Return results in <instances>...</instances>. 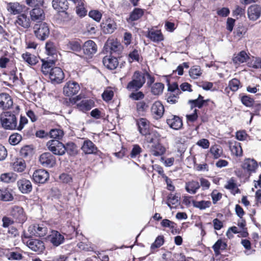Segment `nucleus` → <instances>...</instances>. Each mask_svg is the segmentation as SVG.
<instances>
[{
    "mask_svg": "<svg viewBox=\"0 0 261 261\" xmlns=\"http://www.w3.org/2000/svg\"><path fill=\"white\" fill-rule=\"evenodd\" d=\"M12 167L14 171L18 172H22L25 169V163L22 159H17L13 163Z\"/></svg>",
    "mask_w": 261,
    "mask_h": 261,
    "instance_id": "obj_39",
    "label": "nucleus"
},
{
    "mask_svg": "<svg viewBox=\"0 0 261 261\" xmlns=\"http://www.w3.org/2000/svg\"><path fill=\"white\" fill-rule=\"evenodd\" d=\"M144 94L141 91L133 92L129 95V97L135 100H139L144 98Z\"/></svg>",
    "mask_w": 261,
    "mask_h": 261,
    "instance_id": "obj_64",
    "label": "nucleus"
},
{
    "mask_svg": "<svg viewBox=\"0 0 261 261\" xmlns=\"http://www.w3.org/2000/svg\"><path fill=\"white\" fill-rule=\"evenodd\" d=\"M258 167L257 163L254 159H247L244 161L242 165V168L251 174L255 172Z\"/></svg>",
    "mask_w": 261,
    "mask_h": 261,
    "instance_id": "obj_23",
    "label": "nucleus"
},
{
    "mask_svg": "<svg viewBox=\"0 0 261 261\" xmlns=\"http://www.w3.org/2000/svg\"><path fill=\"white\" fill-rule=\"evenodd\" d=\"M113 96L114 92L110 88L106 89L102 94V97L106 101L111 100L113 98Z\"/></svg>",
    "mask_w": 261,
    "mask_h": 261,
    "instance_id": "obj_53",
    "label": "nucleus"
},
{
    "mask_svg": "<svg viewBox=\"0 0 261 261\" xmlns=\"http://www.w3.org/2000/svg\"><path fill=\"white\" fill-rule=\"evenodd\" d=\"M248 66L254 69H261V59L253 57L248 62Z\"/></svg>",
    "mask_w": 261,
    "mask_h": 261,
    "instance_id": "obj_51",
    "label": "nucleus"
},
{
    "mask_svg": "<svg viewBox=\"0 0 261 261\" xmlns=\"http://www.w3.org/2000/svg\"><path fill=\"white\" fill-rule=\"evenodd\" d=\"M48 239L54 246H58L64 241V237L59 231L53 230L48 237Z\"/></svg>",
    "mask_w": 261,
    "mask_h": 261,
    "instance_id": "obj_19",
    "label": "nucleus"
},
{
    "mask_svg": "<svg viewBox=\"0 0 261 261\" xmlns=\"http://www.w3.org/2000/svg\"><path fill=\"white\" fill-rule=\"evenodd\" d=\"M185 188L189 193L194 194L200 188V184L197 181L192 180L186 183Z\"/></svg>",
    "mask_w": 261,
    "mask_h": 261,
    "instance_id": "obj_34",
    "label": "nucleus"
},
{
    "mask_svg": "<svg viewBox=\"0 0 261 261\" xmlns=\"http://www.w3.org/2000/svg\"><path fill=\"white\" fill-rule=\"evenodd\" d=\"M66 49L73 51L79 52L81 51L82 46L79 41L71 40L66 44Z\"/></svg>",
    "mask_w": 261,
    "mask_h": 261,
    "instance_id": "obj_44",
    "label": "nucleus"
},
{
    "mask_svg": "<svg viewBox=\"0 0 261 261\" xmlns=\"http://www.w3.org/2000/svg\"><path fill=\"white\" fill-rule=\"evenodd\" d=\"M203 98V97L201 95H199L197 99L189 100L188 102L191 105V109H193L195 107H197L199 109L201 108L204 103L208 100H204Z\"/></svg>",
    "mask_w": 261,
    "mask_h": 261,
    "instance_id": "obj_45",
    "label": "nucleus"
},
{
    "mask_svg": "<svg viewBox=\"0 0 261 261\" xmlns=\"http://www.w3.org/2000/svg\"><path fill=\"white\" fill-rule=\"evenodd\" d=\"M13 105V100L11 96L7 93L0 94V108L3 109H9Z\"/></svg>",
    "mask_w": 261,
    "mask_h": 261,
    "instance_id": "obj_21",
    "label": "nucleus"
},
{
    "mask_svg": "<svg viewBox=\"0 0 261 261\" xmlns=\"http://www.w3.org/2000/svg\"><path fill=\"white\" fill-rule=\"evenodd\" d=\"M228 87L232 91L236 92L240 87V82L238 79H233L229 81Z\"/></svg>",
    "mask_w": 261,
    "mask_h": 261,
    "instance_id": "obj_55",
    "label": "nucleus"
},
{
    "mask_svg": "<svg viewBox=\"0 0 261 261\" xmlns=\"http://www.w3.org/2000/svg\"><path fill=\"white\" fill-rule=\"evenodd\" d=\"M202 71L198 66H193L189 70V75L193 79H197L201 76Z\"/></svg>",
    "mask_w": 261,
    "mask_h": 261,
    "instance_id": "obj_48",
    "label": "nucleus"
},
{
    "mask_svg": "<svg viewBox=\"0 0 261 261\" xmlns=\"http://www.w3.org/2000/svg\"><path fill=\"white\" fill-rule=\"evenodd\" d=\"M242 103L246 107H250L254 103V99L248 95H244L241 97Z\"/></svg>",
    "mask_w": 261,
    "mask_h": 261,
    "instance_id": "obj_60",
    "label": "nucleus"
},
{
    "mask_svg": "<svg viewBox=\"0 0 261 261\" xmlns=\"http://www.w3.org/2000/svg\"><path fill=\"white\" fill-rule=\"evenodd\" d=\"M164 88V85L161 83L154 84L151 87V91L153 94L158 95L161 94Z\"/></svg>",
    "mask_w": 261,
    "mask_h": 261,
    "instance_id": "obj_49",
    "label": "nucleus"
},
{
    "mask_svg": "<svg viewBox=\"0 0 261 261\" xmlns=\"http://www.w3.org/2000/svg\"><path fill=\"white\" fill-rule=\"evenodd\" d=\"M137 124L139 132L142 135H146L148 132L150 131L149 129V122L146 119H140L138 121Z\"/></svg>",
    "mask_w": 261,
    "mask_h": 261,
    "instance_id": "obj_31",
    "label": "nucleus"
},
{
    "mask_svg": "<svg viewBox=\"0 0 261 261\" xmlns=\"http://www.w3.org/2000/svg\"><path fill=\"white\" fill-rule=\"evenodd\" d=\"M27 5L32 7L42 6L43 0H25Z\"/></svg>",
    "mask_w": 261,
    "mask_h": 261,
    "instance_id": "obj_62",
    "label": "nucleus"
},
{
    "mask_svg": "<svg viewBox=\"0 0 261 261\" xmlns=\"http://www.w3.org/2000/svg\"><path fill=\"white\" fill-rule=\"evenodd\" d=\"M17 185L19 190L23 194H28L32 190V185L29 179H20L17 181Z\"/></svg>",
    "mask_w": 261,
    "mask_h": 261,
    "instance_id": "obj_15",
    "label": "nucleus"
},
{
    "mask_svg": "<svg viewBox=\"0 0 261 261\" xmlns=\"http://www.w3.org/2000/svg\"><path fill=\"white\" fill-rule=\"evenodd\" d=\"M142 151V149L138 145H135L133 146V149L130 153V156L132 158H135L140 154Z\"/></svg>",
    "mask_w": 261,
    "mask_h": 261,
    "instance_id": "obj_63",
    "label": "nucleus"
},
{
    "mask_svg": "<svg viewBox=\"0 0 261 261\" xmlns=\"http://www.w3.org/2000/svg\"><path fill=\"white\" fill-rule=\"evenodd\" d=\"M94 106V102L92 100L84 99L77 105L79 110L85 112L89 111Z\"/></svg>",
    "mask_w": 261,
    "mask_h": 261,
    "instance_id": "obj_33",
    "label": "nucleus"
},
{
    "mask_svg": "<svg viewBox=\"0 0 261 261\" xmlns=\"http://www.w3.org/2000/svg\"><path fill=\"white\" fill-rule=\"evenodd\" d=\"M6 8L8 11L13 15L19 14L23 10L22 5L17 2L8 3Z\"/></svg>",
    "mask_w": 261,
    "mask_h": 261,
    "instance_id": "obj_30",
    "label": "nucleus"
},
{
    "mask_svg": "<svg viewBox=\"0 0 261 261\" xmlns=\"http://www.w3.org/2000/svg\"><path fill=\"white\" fill-rule=\"evenodd\" d=\"M145 83V73L137 71L133 74L132 81L127 84L126 88L130 91H137L143 87Z\"/></svg>",
    "mask_w": 261,
    "mask_h": 261,
    "instance_id": "obj_1",
    "label": "nucleus"
},
{
    "mask_svg": "<svg viewBox=\"0 0 261 261\" xmlns=\"http://www.w3.org/2000/svg\"><path fill=\"white\" fill-rule=\"evenodd\" d=\"M151 111L155 119H160L163 116L165 111L164 106L160 101H156L152 105Z\"/></svg>",
    "mask_w": 261,
    "mask_h": 261,
    "instance_id": "obj_14",
    "label": "nucleus"
},
{
    "mask_svg": "<svg viewBox=\"0 0 261 261\" xmlns=\"http://www.w3.org/2000/svg\"><path fill=\"white\" fill-rule=\"evenodd\" d=\"M209 152L214 159H218L223 155L222 147L217 144L212 145L210 149Z\"/></svg>",
    "mask_w": 261,
    "mask_h": 261,
    "instance_id": "obj_35",
    "label": "nucleus"
},
{
    "mask_svg": "<svg viewBox=\"0 0 261 261\" xmlns=\"http://www.w3.org/2000/svg\"><path fill=\"white\" fill-rule=\"evenodd\" d=\"M144 14V10L136 8H135L129 14V16L127 18V21L128 23H132L133 21L138 20L141 18Z\"/></svg>",
    "mask_w": 261,
    "mask_h": 261,
    "instance_id": "obj_26",
    "label": "nucleus"
},
{
    "mask_svg": "<svg viewBox=\"0 0 261 261\" xmlns=\"http://www.w3.org/2000/svg\"><path fill=\"white\" fill-rule=\"evenodd\" d=\"M89 16L94 20L99 22L101 18L102 15L98 10H91L89 13Z\"/></svg>",
    "mask_w": 261,
    "mask_h": 261,
    "instance_id": "obj_61",
    "label": "nucleus"
},
{
    "mask_svg": "<svg viewBox=\"0 0 261 261\" xmlns=\"http://www.w3.org/2000/svg\"><path fill=\"white\" fill-rule=\"evenodd\" d=\"M10 214L19 223H23L27 219L23 208L18 205H14L10 208Z\"/></svg>",
    "mask_w": 261,
    "mask_h": 261,
    "instance_id": "obj_6",
    "label": "nucleus"
},
{
    "mask_svg": "<svg viewBox=\"0 0 261 261\" xmlns=\"http://www.w3.org/2000/svg\"><path fill=\"white\" fill-rule=\"evenodd\" d=\"M50 138L55 139V140H60L64 136V132L61 129L55 128L52 129L49 132Z\"/></svg>",
    "mask_w": 261,
    "mask_h": 261,
    "instance_id": "obj_50",
    "label": "nucleus"
},
{
    "mask_svg": "<svg viewBox=\"0 0 261 261\" xmlns=\"http://www.w3.org/2000/svg\"><path fill=\"white\" fill-rule=\"evenodd\" d=\"M64 78V74L62 69L55 67L52 68L49 72V79L52 83H60Z\"/></svg>",
    "mask_w": 261,
    "mask_h": 261,
    "instance_id": "obj_11",
    "label": "nucleus"
},
{
    "mask_svg": "<svg viewBox=\"0 0 261 261\" xmlns=\"http://www.w3.org/2000/svg\"><path fill=\"white\" fill-rule=\"evenodd\" d=\"M53 7L59 12L64 13L68 8V4L66 0H53Z\"/></svg>",
    "mask_w": 261,
    "mask_h": 261,
    "instance_id": "obj_27",
    "label": "nucleus"
},
{
    "mask_svg": "<svg viewBox=\"0 0 261 261\" xmlns=\"http://www.w3.org/2000/svg\"><path fill=\"white\" fill-rule=\"evenodd\" d=\"M150 154L154 156H159L164 154L166 152V148L159 142L149 145Z\"/></svg>",
    "mask_w": 261,
    "mask_h": 261,
    "instance_id": "obj_18",
    "label": "nucleus"
},
{
    "mask_svg": "<svg viewBox=\"0 0 261 261\" xmlns=\"http://www.w3.org/2000/svg\"><path fill=\"white\" fill-rule=\"evenodd\" d=\"M229 147L232 154L233 155L237 156L242 155L243 150L240 143L235 142L234 143H231Z\"/></svg>",
    "mask_w": 261,
    "mask_h": 261,
    "instance_id": "obj_43",
    "label": "nucleus"
},
{
    "mask_svg": "<svg viewBox=\"0 0 261 261\" xmlns=\"http://www.w3.org/2000/svg\"><path fill=\"white\" fill-rule=\"evenodd\" d=\"M40 163L45 167H53L56 164L55 156L49 152H45L39 157Z\"/></svg>",
    "mask_w": 261,
    "mask_h": 261,
    "instance_id": "obj_9",
    "label": "nucleus"
},
{
    "mask_svg": "<svg viewBox=\"0 0 261 261\" xmlns=\"http://www.w3.org/2000/svg\"><path fill=\"white\" fill-rule=\"evenodd\" d=\"M178 94L172 92H168L166 95L167 101L171 104H174L177 102Z\"/></svg>",
    "mask_w": 261,
    "mask_h": 261,
    "instance_id": "obj_59",
    "label": "nucleus"
},
{
    "mask_svg": "<svg viewBox=\"0 0 261 261\" xmlns=\"http://www.w3.org/2000/svg\"><path fill=\"white\" fill-rule=\"evenodd\" d=\"M75 12L77 15L80 17H85L87 14V10L85 8V1L84 0L81 4L76 5L75 7Z\"/></svg>",
    "mask_w": 261,
    "mask_h": 261,
    "instance_id": "obj_47",
    "label": "nucleus"
},
{
    "mask_svg": "<svg viewBox=\"0 0 261 261\" xmlns=\"http://www.w3.org/2000/svg\"><path fill=\"white\" fill-rule=\"evenodd\" d=\"M29 231L32 235L42 237L46 235L47 232V228L43 224H35L29 227Z\"/></svg>",
    "mask_w": 261,
    "mask_h": 261,
    "instance_id": "obj_13",
    "label": "nucleus"
},
{
    "mask_svg": "<svg viewBox=\"0 0 261 261\" xmlns=\"http://www.w3.org/2000/svg\"><path fill=\"white\" fill-rule=\"evenodd\" d=\"M81 149L85 154H95L97 150L95 144L89 140L84 141Z\"/></svg>",
    "mask_w": 261,
    "mask_h": 261,
    "instance_id": "obj_24",
    "label": "nucleus"
},
{
    "mask_svg": "<svg viewBox=\"0 0 261 261\" xmlns=\"http://www.w3.org/2000/svg\"><path fill=\"white\" fill-rule=\"evenodd\" d=\"M83 50L85 55L92 58L97 52V46L93 41L89 40L84 43L83 45Z\"/></svg>",
    "mask_w": 261,
    "mask_h": 261,
    "instance_id": "obj_12",
    "label": "nucleus"
},
{
    "mask_svg": "<svg viewBox=\"0 0 261 261\" xmlns=\"http://www.w3.org/2000/svg\"><path fill=\"white\" fill-rule=\"evenodd\" d=\"M261 7L258 5H252L248 9V18L252 20H256L260 16Z\"/></svg>",
    "mask_w": 261,
    "mask_h": 261,
    "instance_id": "obj_17",
    "label": "nucleus"
},
{
    "mask_svg": "<svg viewBox=\"0 0 261 261\" xmlns=\"http://www.w3.org/2000/svg\"><path fill=\"white\" fill-rule=\"evenodd\" d=\"M241 244L244 247V248L247 250L245 252V253L247 255H250L252 254L253 252H254V250H253L252 251L250 250L251 249V243L249 240L247 239L242 240L241 241Z\"/></svg>",
    "mask_w": 261,
    "mask_h": 261,
    "instance_id": "obj_57",
    "label": "nucleus"
},
{
    "mask_svg": "<svg viewBox=\"0 0 261 261\" xmlns=\"http://www.w3.org/2000/svg\"><path fill=\"white\" fill-rule=\"evenodd\" d=\"M17 177V174L13 172L3 173L0 176V179L4 182H12L15 181Z\"/></svg>",
    "mask_w": 261,
    "mask_h": 261,
    "instance_id": "obj_41",
    "label": "nucleus"
},
{
    "mask_svg": "<svg viewBox=\"0 0 261 261\" xmlns=\"http://www.w3.org/2000/svg\"><path fill=\"white\" fill-rule=\"evenodd\" d=\"M48 172L44 169L36 170L33 173L32 179L36 184L45 183L49 178Z\"/></svg>",
    "mask_w": 261,
    "mask_h": 261,
    "instance_id": "obj_8",
    "label": "nucleus"
},
{
    "mask_svg": "<svg viewBox=\"0 0 261 261\" xmlns=\"http://www.w3.org/2000/svg\"><path fill=\"white\" fill-rule=\"evenodd\" d=\"M145 136V141L146 143L150 144V145L159 142V134L153 130L148 132L146 135H143Z\"/></svg>",
    "mask_w": 261,
    "mask_h": 261,
    "instance_id": "obj_32",
    "label": "nucleus"
},
{
    "mask_svg": "<svg viewBox=\"0 0 261 261\" xmlns=\"http://www.w3.org/2000/svg\"><path fill=\"white\" fill-rule=\"evenodd\" d=\"M104 66L108 69L114 70L116 69L118 65V61L117 58L112 56H106L102 60Z\"/></svg>",
    "mask_w": 261,
    "mask_h": 261,
    "instance_id": "obj_22",
    "label": "nucleus"
},
{
    "mask_svg": "<svg viewBox=\"0 0 261 261\" xmlns=\"http://www.w3.org/2000/svg\"><path fill=\"white\" fill-rule=\"evenodd\" d=\"M25 243L32 250L38 254L42 253L45 249L43 242L38 239H30Z\"/></svg>",
    "mask_w": 261,
    "mask_h": 261,
    "instance_id": "obj_10",
    "label": "nucleus"
},
{
    "mask_svg": "<svg viewBox=\"0 0 261 261\" xmlns=\"http://www.w3.org/2000/svg\"><path fill=\"white\" fill-rule=\"evenodd\" d=\"M180 198L174 194H171L168 196L167 203L168 206L171 208H176L179 205Z\"/></svg>",
    "mask_w": 261,
    "mask_h": 261,
    "instance_id": "obj_40",
    "label": "nucleus"
},
{
    "mask_svg": "<svg viewBox=\"0 0 261 261\" xmlns=\"http://www.w3.org/2000/svg\"><path fill=\"white\" fill-rule=\"evenodd\" d=\"M164 243V237L163 236H158L154 243L151 246V249H154L160 247Z\"/></svg>",
    "mask_w": 261,
    "mask_h": 261,
    "instance_id": "obj_58",
    "label": "nucleus"
},
{
    "mask_svg": "<svg viewBox=\"0 0 261 261\" xmlns=\"http://www.w3.org/2000/svg\"><path fill=\"white\" fill-rule=\"evenodd\" d=\"M147 37L154 42H159L164 40L163 35L160 30H149Z\"/></svg>",
    "mask_w": 261,
    "mask_h": 261,
    "instance_id": "obj_29",
    "label": "nucleus"
},
{
    "mask_svg": "<svg viewBox=\"0 0 261 261\" xmlns=\"http://www.w3.org/2000/svg\"><path fill=\"white\" fill-rule=\"evenodd\" d=\"M34 29L35 35L40 40H45L49 36V29L45 22L36 23Z\"/></svg>",
    "mask_w": 261,
    "mask_h": 261,
    "instance_id": "obj_3",
    "label": "nucleus"
},
{
    "mask_svg": "<svg viewBox=\"0 0 261 261\" xmlns=\"http://www.w3.org/2000/svg\"><path fill=\"white\" fill-rule=\"evenodd\" d=\"M166 122L168 125L174 129H179L182 126L181 119L178 116L175 115H171L169 116Z\"/></svg>",
    "mask_w": 261,
    "mask_h": 261,
    "instance_id": "obj_16",
    "label": "nucleus"
},
{
    "mask_svg": "<svg viewBox=\"0 0 261 261\" xmlns=\"http://www.w3.org/2000/svg\"><path fill=\"white\" fill-rule=\"evenodd\" d=\"M137 111L140 114H143L148 108V105L144 101H140L137 103Z\"/></svg>",
    "mask_w": 261,
    "mask_h": 261,
    "instance_id": "obj_54",
    "label": "nucleus"
},
{
    "mask_svg": "<svg viewBox=\"0 0 261 261\" xmlns=\"http://www.w3.org/2000/svg\"><path fill=\"white\" fill-rule=\"evenodd\" d=\"M30 15L32 21L36 22L37 23L42 22L45 18L44 11L40 7H34L30 11Z\"/></svg>",
    "mask_w": 261,
    "mask_h": 261,
    "instance_id": "obj_7",
    "label": "nucleus"
},
{
    "mask_svg": "<svg viewBox=\"0 0 261 261\" xmlns=\"http://www.w3.org/2000/svg\"><path fill=\"white\" fill-rule=\"evenodd\" d=\"M13 199L14 197L10 189L6 187L0 189V200L8 202L11 201Z\"/></svg>",
    "mask_w": 261,
    "mask_h": 261,
    "instance_id": "obj_25",
    "label": "nucleus"
},
{
    "mask_svg": "<svg viewBox=\"0 0 261 261\" xmlns=\"http://www.w3.org/2000/svg\"><path fill=\"white\" fill-rule=\"evenodd\" d=\"M107 45L109 46L112 53L119 54L122 49V45L116 40H109L107 42Z\"/></svg>",
    "mask_w": 261,
    "mask_h": 261,
    "instance_id": "obj_36",
    "label": "nucleus"
},
{
    "mask_svg": "<svg viewBox=\"0 0 261 261\" xmlns=\"http://www.w3.org/2000/svg\"><path fill=\"white\" fill-rule=\"evenodd\" d=\"M102 29L105 33L112 34L116 29V24L113 20L108 19L102 23Z\"/></svg>",
    "mask_w": 261,
    "mask_h": 261,
    "instance_id": "obj_28",
    "label": "nucleus"
},
{
    "mask_svg": "<svg viewBox=\"0 0 261 261\" xmlns=\"http://www.w3.org/2000/svg\"><path fill=\"white\" fill-rule=\"evenodd\" d=\"M15 24L17 27H20L23 29H27L31 26V21L27 15L22 14L17 16Z\"/></svg>",
    "mask_w": 261,
    "mask_h": 261,
    "instance_id": "obj_20",
    "label": "nucleus"
},
{
    "mask_svg": "<svg viewBox=\"0 0 261 261\" xmlns=\"http://www.w3.org/2000/svg\"><path fill=\"white\" fill-rule=\"evenodd\" d=\"M193 205L194 207L203 210L210 207L211 205V202L208 200L194 201Z\"/></svg>",
    "mask_w": 261,
    "mask_h": 261,
    "instance_id": "obj_46",
    "label": "nucleus"
},
{
    "mask_svg": "<svg viewBox=\"0 0 261 261\" xmlns=\"http://www.w3.org/2000/svg\"><path fill=\"white\" fill-rule=\"evenodd\" d=\"M0 121L3 127L5 129L12 130L17 127V118L11 112L2 113L0 116Z\"/></svg>",
    "mask_w": 261,
    "mask_h": 261,
    "instance_id": "obj_2",
    "label": "nucleus"
},
{
    "mask_svg": "<svg viewBox=\"0 0 261 261\" xmlns=\"http://www.w3.org/2000/svg\"><path fill=\"white\" fill-rule=\"evenodd\" d=\"M48 149L55 155H62L65 153V145L59 140H51L47 142Z\"/></svg>",
    "mask_w": 261,
    "mask_h": 261,
    "instance_id": "obj_4",
    "label": "nucleus"
},
{
    "mask_svg": "<svg viewBox=\"0 0 261 261\" xmlns=\"http://www.w3.org/2000/svg\"><path fill=\"white\" fill-rule=\"evenodd\" d=\"M80 89L78 83L74 81H69L63 87V94L66 96L72 97L77 94Z\"/></svg>",
    "mask_w": 261,
    "mask_h": 261,
    "instance_id": "obj_5",
    "label": "nucleus"
},
{
    "mask_svg": "<svg viewBox=\"0 0 261 261\" xmlns=\"http://www.w3.org/2000/svg\"><path fill=\"white\" fill-rule=\"evenodd\" d=\"M21 56L23 60L30 65H35L38 62V58L28 52L23 54Z\"/></svg>",
    "mask_w": 261,
    "mask_h": 261,
    "instance_id": "obj_37",
    "label": "nucleus"
},
{
    "mask_svg": "<svg viewBox=\"0 0 261 261\" xmlns=\"http://www.w3.org/2000/svg\"><path fill=\"white\" fill-rule=\"evenodd\" d=\"M21 139V136L19 134L15 133L11 135L10 136L9 141L10 144L12 145H15L18 144Z\"/></svg>",
    "mask_w": 261,
    "mask_h": 261,
    "instance_id": "obj_52",
    "label": "nucleus"
},
{
    "mask_svg": "<svg viewBox=\"0 0 261 261\" xmlns=\"http://www.w3.org/2000/svg\"><path fill=\"white\" fill-rule=\"evenodd\" d=\"M248 58L249 57L246 53L244 51H242L235 56L233 58L232 60L234 63L240 64L246 62Z\"/></svg>",
    "mask_w": 261,
    "mask_h": 261,
    "instance_id": "obj_42",
    "label": "nucleus"
},
{
    "mask_svg": "<svg viewBox=\"0 0 261 261\" xmlns=\"http://www.w3.org/2000/svg\"><path fill=\"white\" fill-rule=\"evenodd\" d=\"M227 244L221 239H219L213 246L212 248L216 255L220 254V250H224L226 248Z\"/></svg>",
    "mask_w": 261,
    "mask_h": 261,
    "instance_id": "obj_38",
    "label": "nucleus"
},
{
    "mask_svg": "<svg viewBox=\"0 0 261 261\" xmlns=\"http://www.w3.org/2000/svg\"><path fill=\"white\" fill-rule=\"evenodd\" d=\"M65 152L70 155L74 154L76 153V145L73 142H68L65 145Z\"/></svg>",
    "mask_w": 261,
    "mask_h": 261,
    "instance_id": "obj_56",
    "label": "nucleus"
}]
</instances>
